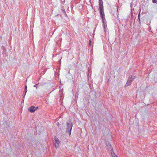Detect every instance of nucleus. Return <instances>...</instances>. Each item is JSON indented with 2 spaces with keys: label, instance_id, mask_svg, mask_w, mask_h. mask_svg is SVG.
<instances>
[{
  "label": "nucleus",
  "instance_id": "obj_10",
  "mask_svg": "<svg viewBox=\"0 0 157 157\" xmlns=\"http://www.w3.org/2000/svg\"><path fill=\"white\" fill-rule=\"evenodd\" d=\"M61 10L62 11V12H63V13H64V14H66V12L65 11V10L63 8H61Z\"/></svg>",
  "mask_w": 157,
  "mask_h": 157
},
{
  "label": "nucleus",
  "instance_id": "obj_7",
  "mask_svg": "<svg viewBox=\"0 0 157 157\" xmlns=\"http://www.w3.org/2000/svg\"><path fill=\"white\" fill-rule=\"evenodd\" d=\"M53 144L54 145H55V147H56V148H58V147H59V143H56V142H53Z\"/></svg>",
  "mask_w": 157,
  "mask_h": 157
},
{
  "label": "nucleus",
  "instance_id": "obj_5",
  "mask_svg": "<svg viewBox=\"0 0 157 157\" xmlns=\"http://www.w3.org/2000/svg\"><path fill=\"white\" fill-rule=\"evenodd\" d=\"M3 125L4 126V128H5V127H6V128L8 127L9 126V125L8 124V123L7 122H6L4 123Z\"/></svg>",
  "mask_w": 157,
  "mask_h": 157
},
{
  "label": "nucleus",
  "instance_id": "obj_18",
  "mask_svg": "<svg viewBox=\"0 0 157 157\" xmlns=\"http://www.w3.org/2000/svg\"><path fill=\"white\" fill-rule=\"evenodd\" d=\"M139 16V15H138Z\"/></svg>",
  "mask_w": 157,
  "mask_h": 157
},
{
  "label": "nucleus",
  "instance_id": "obj_6",
  "mask_svg": "<svg viewBox=\"0 0 157 157\" xmlns=\"http://www.w3.org/2000/svg\"><path fill=\"white\" fill-rule=\"evenodd\" d=\"M100 11H103V5H99Z\"/></svg>",
  "mask_w": 157,
  "mask_h": 157
},
{
  "label": "nucleus",
  "instance_id": "obj_2",
  "mask_svg": "<svg viewBox=\"0 0 157 157\" xmlns=\"http://www.w3.org/2000/svg\"><path fill=\"white\" fill-rule=\"evenodd\" d=\"M72 127V124L71 123H67L66 132L68 133L69 135H71V131Z\"/></svg>",
  "mask_w": 157,
  "mask_h": 157
},
{
  "label": "nucleus",
  "instance_id": "obj_9",
  "mask_svg": "<svg viewBox=\"0 0 157 157\" xmlns=\"http://www.w3.org/2000/svg\"><path fill=\"white\" fill-rule=\"evenodd\" d=\"M99 5H103V2L102 0H99Z\"/></svg>",
  "mask_w": 157,
  "mask_h": 157
},
{
  "label": "nucleus",
  "instance_id": "obj_8",
  "mask_svg": "<svg viewBox=\"0 0 157 157\" xmlns=\"http://www.w3.org/2000/svg\"><path fill=\"white\" fill-rule=\"evenodd\" d=\"M55 141H54V142H56V143H59V139L57 138H54Z\"/></svg>",
  "mask_w": 157,
  "mask_h": 157
},
{
  "label": "nucleus",
  "instance_id": "obj_13",
  "mask_svg": "<svg viewBox=\"0 0 157 157\" xmlns=\"http://www.w3.org/2000/svg\"><path fill=\"white\" fill-rule=\"evenodd\" d=\"M114 153L113 151L112 152H111V154L112 156L113 155H114Z\"/></svg>",
  "mask_w": 157,
  "mask_h": 157
},
{
  "label": "nucleus",
  "instance_id": "obj_3",
  "mask_svg": "<svg viewBox=\"0 0 157 157\" xmlns=\"http://www.w3.org/2000/svg\"><path fill=\"white\" fill-rule=\"evenodd\" d=\"M38 107H35L34 106H32L30 107H29L28 109V110L31 113H33L34 112L35 110H36L38 109Z\"/></svg>",
  "mask_w": 157,
  "mask_h": 157
},
{
  "label": "nucleus",
  "instance_id": "obj_12",
  "mask_svg": "<svg viewBox=\"0 0 157 157\" xmlns=\"http://www.w3.org/2000/svg\"><path fill=\"white\" fill-rule=\"evenodd\" d=\"M152 2L153 3H157V1L156 0H152Z\"/></svg>",
  "mask_w": 157,
  "mask_h": 157
},
{
  "label": "nucleus",
  "instance_id": "obj_15",
  "mask_svg": "<svg viewBox=\"0 0 157 157\" xmlns=\"http://www.w3.org/2000/svg\"><path fill=\"white\" fill-rule=\"evenodd\" d=\"M114 156H113V155L112 156V157H117V156L116 155H115V154H114Z\"/></svg>",
  "mask_w": 157,
  "mask_h": 157
},
{
  "label": "nucleus",
  "instance_id": "obj_1",
  "mask_svg": "<svg viewBox=\"0 0 157 157\" xmlns=\"http://www.w3.org/2000/svg\"><path fill=\"white\" fill-rule=\"evenodd\" d=\"M136 78V76L134 75H130L125 85L126 86H128L130 85L132 82Z\"/></svg>",
  "mask_w": 157,
  "mask_h": 157
},
{
  "label": "nucleus",
  "instance_id": "obj_17",
  "mask_svg": "<svg viewBox=\"0 0 157 157\" xmlns=\"http://www.w3.org/2000/svg\"><path fill=\"white\" fill-rule=\"evenodd\" d=\"M91 44V42H90H90H89V44L90 45Z\"/></svg>",
  "mask_w": 157,
  "mask_h": 157
},
{
  "label": "nucleus",
  "instance_id": "obj_11",
  "mask_svg": "<svg viewBox=\"0 0 157 157\" xmlns=\"http://www.w3.org/2000/svg\"><path fill=\"white\" fill-rule=\"evenodd\" d=\"M39 84V83H38V84H37L34 85L33 86L34 87H36V89H37L38 88V87Z\"/></svg>",
  "mask_w": 157,
  "mask_h": 157
},
{
  "label": "nucleus",
  "instance_id": "obj_16",
  "mask_svg": "<svg viewBox=\"0 0 157 157\" xmlns=\"http://www.w3.org/2000/svg\"><path fill=\"white\" fill-rule=\"evenodd\" d=\"M25 89H27V86L26 85L25 86Z\"/></svg>",
  "mask_w": 157,
  "mask_h": 157
},
{
  "label": "nucleus",
  "instance_id": "obj_4",
  "mask_svg": "<svg viewBox=\"0 0 157 157\" xmlns=\"http://www.w3.org/2000/svg\"><path fill=\"white\" fill-rule=\"evenodd\" d=\"M100 13L101 17L103 21L105 19V16L104 14V10L103 11H100Z\"/></svg>",
  "mask_w": 157,
  "mask_h": 157
},
{
  "label": "nucleus",
  "instance_id": "obj_14",
  "mask_svg": "<svg viewBox=\"0 0 157 157\" xmlns=\"http://www.w3.org/2000/svg\"><path fill=\"white\" fill-rule=\"evenodd\" d=\"M25 95L26 94L27 92V89H25Z\"/></svg>",
  "mask_w": 157,
  "mask_h": 157
}]
</instances>
